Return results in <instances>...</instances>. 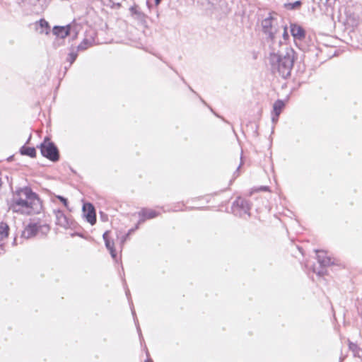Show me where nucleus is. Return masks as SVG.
<instances>
[{
  "label": "nucleus",
  "instance_id": "f257e3e1",
  "mask_svg": "<svg viewBox=\"0 0 362 362\" xmlns=\"http://www.w3.org/2000/svg\"><path fill=\"white\" fill-rule=\"evenodd\" d=\"M9 209L21 215L38 214L42 210V203L30 187H18L12 192Z\"/></svg>",
  "mask_w": 362,
  "mask_h": 362
},
{
  "label": "nucleus",
  "instance_id": "f03ea898",
  "mask_svg": "<svg viewBox=\"0 0 362 362\" xmlns=\"http://www.w3.org/2000/svg\"><path fill=\"white\" fill-rule=\"evenodd\" d=\"M295 61V52L288 47H286L284 52L279 51L275 53V49L272 48L270 54L269 62L272 71L278 74L284 78L291 75Z\"/></svg>",
  "mask_w": 362,
  "mask_h": 362
},
{
  "label": "nucleus",
  "instance_id": "7ed1b4c3",
  "mask_svg": "<svg viewBox=\"0 0 362 362\" xmlns=\"http://www.w3.org/2000/svg\"><path fill=\"white\" fill-rule=\"evenodd\" d=\"M263 33L273 42L275 41V35L279 30V18L276 13H269L268 16L262 21Z\"/></svg>",
  "mask_w": 362,
  "mask_h": 362
},
{
  "label": "nucleus",
  "instance_id": "20e7f679",
  "mask_svg": "<svg viewBox=\"0 0 362 362\" xmlns=\"http://www.w3.org/2000/svg\"><path fill=\"white\" fill-rule=\"evenodd\" d=\"M42 155L50 160L51 161L56 162L59 159V153L57 147L55 144L50 141L48 138H45L43 142L40 146Z\"/></svg>",
  "mask_w": 362,
  "mask_h": 362
},
{
  "label": "nucleus",
  "instance_id": "39448f33",
  "mask_svg": "<svg viewBox=\"0 0 362 362\" xmlns=\"http://www.w3.org/2000/svg\"><path fill=\"white\" fill-rule=\"evenodd\" d=\"M315 252L317 253V259L320 268L317 269L314 267L313 271L318 276H323L327 274L326 267L332 265L334 262L329 257L326 255V253L324 251L315 250Z\"/></svg>",
  "mask_w": 362,
  "mask_h": 362
},
{
  "label": "nucleus",
  "instance_id": "423d86ee",
  "mask_svg": "<svg viewBox=\"0 0 362 362\" xmlns=\"http://www.w3.org/2000/svg\"><path fill=\"white\" fill-rule=\"evenodd\" d=\"M231 211L236 216L242 217L244 215L250 216V204L247 200L238 197L232 204Z\"/></svg>",
  "mask_w": 362,
  "mask_h": 362
},
{
  "label": "nucleus",
  "instance_id": "0eeeda50",
  "mask_svg": "<svg viewBox=\"0 0 362 362\" xmlns=\"http://www.w3.org/2000/svg\"><path fill=\"white\" fill-rule=\"evenodd\" d=\"M83 213L86 221L91 225H94L96 222L95 210L93 204L90 203H85L83 205Z\"/></svg>",
  "mask_w": 362,
  "mask_h": 362
},
{
  "label": "nucleus",
  "instance_id": "6e6552de",
  "mask_svg": "<svg viewBox=\"0 0 362 362\" xmlns=\"http://www.w3.org/2000/svg\"><path fill=\"white\" fill-rule=\"evenodd\" d=\"M54 212L56 216L57 225L60 226L64 228H69L71 227L72 224L71 220L68 218L62 211L55 210Z\"/></svg>",
  "mask_w": 362,
  "mask_h": 362
},
{
  "label": "nucleus",
  "instance_id": "1a4fd4ad",
  "mask_svg": "<svg viewBox=\"0 0 362 362\" xmlns=\"http://www.w3.org/2000/svg\"><path fill=\"white\" fill-rule=\"evenodd\" d=\"M52 32L54 35L63 39L71 34V25L54 26Z\"/></svg>",
  "mask_w": 362,
  "mask_h": 362
},
{
  "label": "nucleus",
  "instance_id": "9d476101",
  "mask_svg": "<svg viewBox=\"0 0 362 362\" xmlns=\"http://www.w3.org/2000/svg\"><path fill=\"white\" fill-rule=\"evenodd\" d=\"M285 106V103L281 100H277L273 105V111L272 113V119L274 123L276 122L278 118Z\"/></svg>",
  "mask_w": 362,
  "mask_h": 362
},
{
  "label": "nucleus",
  "instance_id": "9b49d317",
  "mask_svg": "<svg viewBox=\"0 0 362 362\" xmlns=\"http://www.w3.org/2000/svg\"><path fill=\"white\" fill-rule=\"evenodd\" d=\"M291 33L295 40H302L305 37L304 29L297 24L291 25Z\"/></svg>",
  "mask_w": 362,
  "mask_h": 362
},
{
  "label": "nucleus",
  "instance_id": "f8f14e48",
  "mask_svg": "<svg viewBox=\"0 0 362 362\" xmlns=\"http://www.w3.org/2000/svg\"><path fill=\"white\" fill-rule=\"evenodd\" d=\"M39 229L37 223H29L22 232V237L26 239L35 236Z\"/></svg>",
  "mask_w": 362,
  "mask_h": 362
},
{
  "label": "nucleus",
  "instance_id": "ddd939ff",
  "mask_svg": "<svg viewBox=\"0 0 362 362\" xmlns=\"http://www.w3.org/2000/svg\"><path fill=\"white\" fill-rule=\"evenodd\" d=\"M158 215L156 211L149 209H143L139 213V216H140V219L139 221V224L144 222L146 219L153 218Z\"/></svg>",
  "mask_w": 362,
  "mask_h": 362
},
{
  "label": "nucleus",
  "instance_id": "4468645a",
  "mask_svg": "<svg viewBox=\"0 0 362 362\" xmlns=\"http://www.w3.org/2000/svg\"><path fill=\"white\" fill-rule=\"evenodd\" d=\"M103 237L105 243V247L110 251L112 257L115 259L116 252L114 249V243L109 239V231L105 232Z\"/></svg>",
  "mask_w": 362,
  "mask_h": 362
},
{
  "label": "nucleus",
  "instance_id": "2eb2a0df",
  "mask_svg": "<svg viewBox=\"0 0 362 362\" xmlns=\"http://www.w3.org/2000/svg\"><path fill=\"white\" fill-rule=\"evenodd\" d=\"M243 165V161H242V155L240 156V163L236 166L235 165H233L232 163H230V167L233 168H235V170L234 171L232 178L230 180L229 185H230L240 175V168Z\"/></svg>",
  "mask_w": 362,
  "mask_h": 362
},
{
  "label": "nucleus",
  "instance_id": "dca6fc26",
  "mask_svg": "<svg viewBox=\"0 0 362 362\" xmlns=\"http://www.w3.org/2000/svg\"><path fill=\"white\" fill-rule=\"evenodd\" d=\"M20 152L22 155L28 156L31 158L36 156V151L33 147L23 146L21 147Z\"/></svg>",
  "mask_w": 362,
  "mask_h": 362
},
{
  "label": "nucleus",
  "instance_id": "f3484780",
  "mask_svg": "<svg viewBox=\"0 0 362 362\" xmlns=\"http://www.w3.org/2000/svg\"><path fill=\"white\" fill-rule=\"evenodd\" d=\"M8 230L9 228L6 223L4 222L0 223V240L8 236Z\"/></svg>",
  "mask_w": 362,
  "mask_h": 362
},
{
  "label": "nucleus",
  "instance_id": "a211bd4d",
  "mask_svg": "<svg viewBox=\"0 0 362 362\" xmlns=\"http://www.w3.org/2000/svg\"><path fill=\"white\" fill-rule=\"evenodd\" d=\"M39 25L41 28L40 33L48 34L49 30V26L48 23L45 19H40L39 21Z\"/></svg>",
  "mask_w": 362,
  "mask_h": 362
},
{
  "label": "nucleus",
  "instance_id": "6ab92c4d",
  "mask_svg": "<svg viewBox=\"0 0 362 362\" xmlns=\"http://www.w3.org/2000/svg\"><path fill=\"white\" fill-rule=\"evenodd\" d=\"M77 56H78L77 49L75 50L74 48H72L67 57V61L69 62V66H71L74 62V61L77 58Z\"/></svg>",
  "mask_w": 362,
  "mask_h": 362
},
{
  "label": "nucleus",
  "instance_id": "aec40b11",
  "mask_svg": "<svg viewBox=\"0 0 362 362\" xmlns=\"http://www.w3.org/2000/svg\"><path fill=\"white\" fill-rule=\"evenodd\" d=\"M302 5L301 1H296L293 3H288L284 4V7L288 10H295L300 7Z\"/></svg>",
  "mask_w": 362,
  "mask_h": 362
},
{
  "label": "nucleus",
  "instance_id": "412c9836",
  "mask_svg": "<svg viewBox=\"0 0 362 362\" xmlns=\"http://www.w3.org/2000/svg\"><path fill=\"white\" fill-rule=\"evenodd\" d=\"M90 45V42L88 40H83L77 47V51L85 50Z\"/></svg>",
  "mask_w": 362,
  "mask_h": 362
},
{
  "label": "nucleus",
  "instance_id": "4be33fe9",
  "mask_svg": "<svg viewBox=\"0 0 362 362\" xmlns=\"http://www.w3.org/2000/svg\"><path fill=\"white\" fill-rule=\"evenodd\" d=\"M130 11L132 12V14L136 15L138 16H140L141 15V13L138 11L137 6H132L130 8Z\"/></svg>",
  "mask_w": 362,
  "mask_h": 362
},
{
  "label": "nucleus",
  "instance_id": "5701e85b",
  "mask_svg": "<svg viewBox=\"0 0 362 362\" xmlns=\"http://www.w3.org/2000/svg\"><path fill=\"white\" fill-rule=\"evenodd\" d=\"M56 197L62 202V204H64V206L65 207L68 208V206H69L68 201L65 197L60 196V195H58Z\"/></svg>",
  "mask_w": 362,
  "mask_h": 362
},
{
  "label": "nucleus",
  "instance_id": "b1692460",
  "mask_svg": "<svg viewBox=\"0 0 362 362\" xmlns=\"http://www.w3.org/2000/svg\"><path fill=\"white\" fill-rule=\"evenodd\" d=\"M51 0H37L42 7L47 6Z\"/></svg>",
  "mask_w": 362,
  "mask_h": 362
},
{
  "label": "nucleus",
  "instance_id": "393cba45",
  "mask_svg": "<svg viewBox=\"0 0 362 362\" xmlns=\"http://www.w3.org/2000/svg\"><path fill=\"white\" fill-rule=\"evenodd\" d=\"M283 37L285 40H286L288 37V34L287 33V30H286V27H284V33H283Z\"/></svg>",
  "mask_w": 362,
  "mask_h": 362
},
{
  "label": "nucleus",
  "instance_id": "a878e982",
  "mask_svg": "<svg viewBox=\"0 0 362 362\" xmlns=\"http://www.w3.org/2000/svg\"><path fill=\"white\" fill-rule=\"evenodd\" d=\"M161 0H155L156 4L158 5L160 4Z\"/></svg>",
  "mask_w": 362,
  "mask_h": 362
},
{
  "label": "nucleus",
  "instance_id": "bb28decb",
  "mask_svg": "<svg viewBox=\"0 0 362 362\" xmlns=\"http://www.w3.org/2000/svg\"><path fill=\"white\" fill-rule=\"evenodd\" d=\"M137 330L139 333V335H141V329H140L139 327H138V326H137Z\"/></svg>",
  "mask_w": 362,
  "mask_h": 362
},
{
  "label": "nucleus",
  "instance_id": "cd10ccee",
  "mask_svg": "<svg viewBox=\"0 0 362 362\" xmlns=\"http://www.w3.org/2000/svg\"><path fill=\"white\" fill-rule=\"evenodd\" d=\"M1 185H2V181H1V178L0 177V187H1Z\"/></svg>",
  "mask_w": 362,
  "mask_h": 362
},
{
  "label": "nucleus",
  "instance_id": "c85d7f7f",
  "mask_svg": "<svg viewBox=\"0 0 362 362\" xmlns=\"http://www.w3.org/2000/svg\"><path fill=\"white\" fill-rule=\"evenodd\" d=\"M129 293V291H126V295L128 296Z\"/></svg>",
  "mask_w": 362,
  "mask_h": 362
},
{
  "label": "nucleus",
  "instance_id": "c756f323",
  "mask_svg": "<svg viewBox=\"0 0 362 362\" xmlns=\"http://www.w3.org/2000/svg\"><path fill=\"white\" fill-rule=\"evenodd\" d=\"M146 362H153L151 360L148 359L147 361H146Z\"/></svg>",
  "mask_w": 362,
  "mask_h": 362
},
{
  "label": "nucleus",
  "instance_id": "7c9ffc66",
  "mask_svg": "<svg viewBox=\"0 0 362 362\" xmlns=\"http://www.w3.org/2000/svg\"><path fill=\"white\" fill-rule=\"evenodd\" d=\"M77 35V33H74V37H76Z\"/></svg>",
  "mask_w": 362,
  "mask_h": 362
},
{
  "label": "nucleus",
  "instance_id": "2f4dec72",
  "mask_svg": "<svg viewBox=\"0 0 362 362\" xmlns=\"http://www.w3.org/2000/svg\"><path fill=\"white\" fill-rule=\"evenodd\" d=\"M132 312L133 315H134V311L132 309Z\"/></svg>",
  "mask_w": 362,
  "mask_h": 362
}]
</instances>
